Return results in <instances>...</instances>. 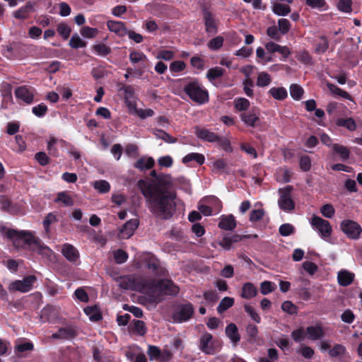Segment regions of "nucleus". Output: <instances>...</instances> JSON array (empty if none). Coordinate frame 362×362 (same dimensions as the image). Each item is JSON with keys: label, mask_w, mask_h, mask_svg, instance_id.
Listing matches in <instances>:
<instances>
[{"label": "nucleus", "mask_w": 362, "mask_h": 362, "mask_svg": "<svg viewBox=\"0 0 362 362\" xmlns=\"http://www.w3.org/2000/svg\"><path fill=\"white\" fill-rule=\"evenodd\" d=\"M138 187L146 199L148 208L156 216L168 219L175 209V194L169 191L171 177L161 175L156 180L138 182Z\"/></svg>", "instance_id": "obj_1"}, {"label": "nucleus", "mask_w": 362, "mask_h": 362, "mask_svg": "<svg viewBox=\"0 0 362 362\" xmlns=\"http://www.w3.org/2000/svg\"><path fill=\"white\" fill-rule=\"evenodd\" d=\"M8 235L13 239V244L16 247H18L21 242L23 241L28 245L30 250L42 257L50 259L53 254L47 246L42 243L30 232L11 230L8 232Z\"/></svg>", "instance_id": "obj_2"}, {"label": "nucleus", "mask_w": 362, "mask_h": 362, "mask_svg": "<svg viewBox=\"0 0 362 362\" xmlns=\"http://www.w3.org/2000/svg\"><path fill=\"white\" fill-rule=\"evenodd\" d=\"M148 290L146 293L153 298L160 294L175 296L179 293V288L172 281L168 279L160 280L156 283L154 280L148 279Z\"/></svg>", "instance_id": "obj_3"}, {"label": "nucleus", "mask_w": 362, "mask_h": 362, "mask_svg": "<svg viewBox=\"0 0 362 362\" xmlns=\"http://www.w3.org/2000/svg\"><path fill=\"white\" fill-rule=\"evenodd\" d=\"M118 285L123 289H129L132 291L147 292L148 279L138 275H129L120 276L117 279Z\"/></svg>", "instance_id": "obj_4"}, {"label": "nucleus", "mask_w": 362, "mask_h": 362, "mask_svg": "<svg viewBox=\"0 0 362 362\" xmlns=\"http://www.w3.org/2000/svg\"><path fill=\"white\" fill-rule=\"evenodd\" d=\"M184 91L196 103L202 105L209 101L208 91L197 80L185 85Z\"/></svg>", "instance_id": "obj_5"}, {"label": "nucleus", "mask_w": 362, "mask_h": 362, "mask_svg": "<svg viewBox=\"0 0 362 362\" xmlns=\"http://www.w3.org/2000/svg\"><path fill=\"white\" fill-rule=\"evenodd\" d=\"M194 313V308L191 303L178 304L175 306L172 318L174 322H186Z\"/></svg>", "instance_id": "obj_6"}, {"label": "nucleus", "mask_w": 362, "mask_h": 362, "mask_svg": "<svg viewBox=\"0 0 362 362\" xmlns=\"http://www.w3.org/2000/svg\"><path fill=\"white\" fill-rule=\"evenodd\" d=\"M292 190L293 187L290 185L279 189L278 205L283 211H291L295 208V203L291 197Z\"/></svg>", "instance_id": "obj_7"}, {"label": "nucleus", "mask_w": 362, "mask_h": 362, "mask_svg": "<svg viewBox=\"0 0 362 362\" xmlns=\"http://www.w3.org/2000/svg\"><path fill=\"white\" fill-rule=\"evenodd\" d=\"M341 229L349 238L357 240L362 233V228L354 221L346 219L341 223Z\"/></svg>", "instance_id": "obj_8"}, {"label": "nucleus", "mask_w": 362, "mask_h": 362, "mask_svg": "<svg viewBox=\"0 0 362 362\" xmlns=\"http://www.w3.org/2000/svg\"><path fill=\"white\" fill-rule=\"evenodd\" d=\"M310 223L322 238H327L331 235L332 227L327 221L319 216H313Z\"/></svg>", "instance_id": "obj_9"}, {"label": "nucleus", "mask_w": 362, "mask_h": 362, "mask_svg": "<svg viewBox=\"0 0 362 362\" xmlns=\"http://www.w3.org/2000/svg\"><path fill=\"white\" fill-rule=\"evenodd\" d=\"M199 348L206 354L214 355L220 349V346L212 341L211 334L205 333L201 337Z\"/></svg>", "instance_id": "obj_10"}, {"label": "nucleus", "mask_w": 362, "mask_h": 362, "mask_svg": "<svg viewBox=\"0 0 362 362\" xmlns=\"http://www.w3.org/2000/svg\"><path fill=\"white\" fill-rule=\"evenodd\" d=\"M35 279L34 276H29L23 280L15 281L9 285L8 289L10 291L28 292L32 288Z\"/></svg>", "instance_id": "obj_11"}, {"label": "nucleus", "mask_w": 362, "mask_h": 362, "mask_svg": "<svg viewBox=\"0 0 362 362\" xmlns=\"http://www.w3.org/2000/svg\"><path fill=\"white\" fill-rule=\"evenodd\" d=\"M259 115V111L257 108H252L248 112L241 114L240 119L247 126L256 127L260 122Z\"/></svg>", "instance_id": "obj_12"}, {"label": "nucleus", "mask_w": 362, "mask_h": 362, "mask_svg": "<svg viewBox=\"0 0 362 362\" xmlns=\"http://www.w3.org/2000/svg\"><path fill=\"white\" fill-rule=\"evenodd\" d=\"M15 95L25 103L30 104L34 99L35 89L32 87L22 86L16 89Z\"/></svg>", "instance_id": "obj_13"}, {"label": "nucleus", "mask_w": 362, "mask_h": 362, "mask_svg": "<svg viewBox=\"0 0 362 362\" xmlns=\"http://www.w3.org/2000/svg\"><path fill=\"white\" fill-rule=\"evenodd\" d=\"M107 26L110 32L115 33L120 37H124L128 33V29L124 23L121 21H108Z\"/></svg>", "instance_id": "obj_14"}, {"label": "nucleus", "mask_w": 362, "mask_h": 362, "mask_svg": "<svg viewBox=\"0 0 362 362\" xmlns=\"http://www.w3.org/2000/svg\"><path fill=\"white\" fill-rule=\"evenodd\" d=\"M139 220L133 218L127 221L120 230V238L123 239L129 238L139 226Z\"/></svg>", "instance_id": "obj_15"}, {"label": "nucleus", "mask_w": 362, "mask_h": 362, "mask_svg": "<svg viewBox=\"0 0 362 362\" xmlns=\"http://www.w3.org/2000/svg\"><path fill=\"white\" fill-rule=\"evenodd\" d=\"M194 134L200 139L208 142H215L219 140V136L217 134L205 128L195 127Z\"/></svg>", "instance_id": "obj_16"}, {"label": "nucleus", "mask_w": 362, "mask_h": 362, "mask_svg": "<svg viewBox=\"0 0 362 362\" xmlns=\"http://www.w3.org/2000/svg\"><path fill=\"white\" fill-rule=\"evenodd\" d=\"M204 21L206 33L212 35L216 34L218 31L217 21L214 15L208 11H204Z\"/></svg>", "instance_id": "obj_17"}, {"label": "nucleus", "mask_w": 362, "mask_h": 362, "mask_svg": "<svg viewBox=\"0 0 362 362\" xmlns=\"http://www.w3.org/2000/svg\"><path fill=\"white\" fill-rule=\"evenodd\" d=\"M62 252L64 257L71 262H76L79 258V253L76 248L68 243L63 245Z\"/></svg>", "instance_id": "obj_18"}, {"label": "nucleus", "mask_w": 362, "mask_h": 362, "mask_svg": "<svg viewBox=\"0 0 362 362\" xmlns=\"http://www.w3.org/2000/svg\"><path fill=\"white\" fill-rule=\"evenodd\" d=\"M355 274L348 270L342 269L337 274L338 284L341 286H349L354 280Z\"/></svg>", "instance_id": "obj_19"}, {"label": "nucleus", "mask_w": 362, "mask_h": 362, "mask_svg": "<svg viewBox=\"0 0 362 362\" xmlns=\"http://www.w3.org/2000/svg\"><path fill=\"white\" fill-rule=\"evenodd\" d=\"M236 226L235 217L232 214L223 215L220 217L218 227L225 230H232Z\"/></svg>", "instance_id": "obj_20"}, {"label": "nucleus", "mask_w": 362, "mask_h": 362, "mask_svg": "<svg viewBox=\"0 0 362 362\" xmlns=\"http://www.w3.org/2000/svg\"><path fill=\"white\" fill-rule=\"evenodd\" d=\"M34 11V4L28 2L24 6H22L18 10L13 13L14 18L17 19H25L28 17V14Z\"/></svg>", "instance_id": "obj_21"}, {"label": "nucleus", "mask_w": 362, "mask_h": 362, "mask_svg": "<svg viewBox=\"0 0 362 362\" xmlns=\"http://www.w3.org/2000/svg\"><path fill=\"white\" fill-rule=\"evenodd\" d=\"M76 330L72 327L60 328L52 335V339H69L76 335Z\"/></svg>", "instance_id": "obj_22"}, {"label": "nucleus", "mask_w": 362, "mask_h": 362, "mask_svg": "<svg viewBox=\"0 0 362 362\" xmlns=\"http://www.w3.org/2000/svg\"><path fill=\"white\" fill-rule=\"evenodd\" d=\"M306 334L308 338L315 341L322 338L325 336L322 328L320 326H310L306 329Z\"/></svg>", "instance_id": "obj_23"}, {"label": "nucleus", "mask_w": 362, "mask_h": 362, "mask_svg": "<svg viewBox=\"0 0 362 362\" xmlns=\"http://www.w3.org/2000/svg\"><path fill=\"white\" fill-rule=\"evenodd\" d=\"M257 294V290L252 283L247 282L243 285L240 294L242 298L250 299L256 296Z\"/></svg>", "instance_id": "obj_24"}, {"label": "nucleus", "mask_w": 362, "mask_h": 362, "mask_svg": "<svg viewBox=\"0 0 362 362\" xmlns=\"http://www.w3.org/2000/svg\"><path fill=\"white\" fill-rule=\"evenodd\" d=\"M335 123L337 127H344L350 132H354L357 128L356 123L352 117L339 118Z\"/></svg>", "instance_id": "obj_25"}, {"label": "nucleus", "mask_w": 362, "mask_h": 362, "mask_svg": "<svg viewBox=\"0 0 362 362\" xmlns=\"http://www.w3.org/2000/svg\"><path fill=\"white\" fill-rule=\"evenodd\" d=\"M241 240V237L238 235L224 237L218 242V245L226 250L231 248L233 243H238Z\"/></svg>", "instance_id": "obj_26"}, {"label": "nucleus", "mask_w": 362, "mask_h": 362, "mask_svg": "<svg viewBox=\"0 0 362 362\" xmlns=\"http://www.w3.org/2000/svg\"><path fill=\"white\" fill-rule=\"evenodd\" d=\"M226 334L230 340L236 344L240 339L238 332V327L234 323H230L226 328Z\"/></svg>", "instance_id": "obj_27"}, {"label": "nucleus", "mask_w": 362, "mask_h": 362, "mask_svg": "<svg viewBox=\"0 0 362 362\" xmlns=\"http://www.w3.org/2000/svg\"><path fill=\"white\" fill-rule=\"evenodd\" d=\"M332 150L334 153L339 156L341 160L344 161L349 158L351 152L347 147L339 144H334L332 145Z\"/></svg>", "instance_id": "obj_28"}, {"label": "nucleus", "mask_w": 362, "mask_h": 362, "mask_svg": "<svg viewBox=\"0 0 362 362\" xmlns=\"http://www.w3.org/2000/svg\"><path fill=\"white\" fill-rule=\"evenodd\" d=\"M269 94L278 100H283L288 96L287 90L284 87H273L269 89Z\"/></svg>", "instance_id": "obj_29"}, {"label": "nucleus", "mask_w": 362, "mask_h": 362, "mask_svg": "<svg viewBox=\"0 0 362 362\" xmlns=\"http://www.w3.org/2000/svg\"><path fill=\"white\" fill-rule=\"evenodd\" d=\"M291 173L286 168H279L276 170V179L282 183L288 182L291 180Z\"/></svg>", "instance_id": "obj_30"}, {"label": "nucleus", "mask_w": 362, "mask_h": 362, "mask_svg": "<svg viewBox=\"0 0 362 362\" xmlns=\"http://www.w3.org/2000/svg\"><path fill=\"white\" fill-rule=\"evenodd\" d=\"M272 11L277 16H284L291 12V8L288 5L275 2L272 5Z\"/></svg>", "instance_id": "obj_31"}, {"label": "nucleus", "mask_w": 362, "mask_h": 362, "mask_svg": "<svg viewBox=\"0 0 362 362\" xmlns=\"http://www.w3.org/2000/svg\"><path fill=\"white\" fill-rule=\"evenodd\" d=\"M192 160L196 161L199 165H202L205 161V157L203 154L199 153H191L183 157L182 161L183 163L187 164Z\"/></svg>", "instance_id": "obj_32"}, {"label": "nucleus", "mask_w": 362, "mask_h": 362, "mask_svg": "<svg viewBox=\"0 0 362 362\" xmlns=\"http://www.w3.org/2000/svg\"><path fill=\"white\" fill-rule=\"evenodd\" d=\"M154 165V160L152 158H141L134 164L136 168L141 170L151 168Z\"/></svg>", "instance_id": "obj_33"}, {"label": "nucleus", "mask_w": 362, "mask_h": 362, "mask_svg": "<svg viewBox=\"0 0 362 362\" xmlns=\"http://www.w3.org/2000/svg\"><path fill=\"white\" fill-rule=\"evenodd\" d=\"M272 83V76L265 71H261L258 74L257 78V86L259 87L268 86Z\"/></svg>", "instance_id": "obj_34"}, {"label": "nucleus", "mask_w": 362, "mask_h": 362, "mask_svg": "<svg viewBox=\"0 0 362 362\" xmlns=\"http://www.w3.org/2000/svg\"><path fill=\"white\" fill-rule=\"evenodd\" d=\"M225 70L219 66H216L209 69L206 73V77L210 81L221 77L224 74Z\"/></svg>", "instance_id": "obj_35"}, {"label": "nucleus", "mask_w": 362, "mask_h": 362, "mask_svg": "<svg viewBox=\"0 0 362 362\" xmlns=\"http://www.w3.org/2000/svg\"><path fill=\"white\" fill-rule=\"evenodd\" d=\"M234 304V298L231 297H224L220 302L217 307V311L218 313H222Z\"/></svg>", "instance_id": "obj_36"}, {"label": "nucleus", "mask_w": 362, "mask_h": 362, "mask_svg": "<svg viewBox=\"0 0 362 362\" xmlns=\"http://www.w3.org/2000/svg\"><path fill=\"white\" fill-rule=\"evenodd\" d=\"M305 4L311 8L326 11L327 5L325 0H305Z\"/></svg>", "instance_id": "obj_37"}, {"label": "nucleus", "mask_w": 362, "mask_h": 362, "mask_svg": "<svg viewBox=\"0 0 362 362\" xmlns=\"http://www.w3.org/2000/svg\"><path fill=\"white\" fill-rule=\"evenodd\" d=\"M346 353V349L342 344H337L329 350L330 357H342Z\"/></svg>", "instance_id": "obj_38"}, {"label": "nucleus", "mask_w": 362, "mask_h": 362, "mask_svg": "<svg viewBox=\"0 0 362 362\" xmlns=\"http://www.w3.org/2000/svg\"><path fill=\"white\" fill-rule=\"evenodd\" d=\"M84 313L91 321H98L101 319V315L96 307L88 306L84 308Z\"/></svg>", "instance_id": "obj_39"}, {"label": "nucleus", "mask_w": 362, "mask_h": 362, "mask_svg": "<svg viewBox=\"0 0 362 362\" xmlns=\"http://www.w3.org/2000/svg\"><path fill=\"white\" fill-rule=\"evenodd\" d=\"M289 90L291 96L296 100H299L304 93L303 88L296 83L291 85Z\"/></svg>", "instance_id": "obj_40"}, {"label": "nucleus", "mask_w": 362, "mask_h": 362, "mask_svg": "<svg viewBox=\"0 0 362 362\" xmlns=\"http://www.w3.org/2000/svg\"><path fill=\"white\" fill-rule=\"evenodd\" d=\"M327 86L330 90V92L334 95H339L344 98L351 100V96L346 91L343 90L342 89L338 88L335 85L332 84L330 83H327Z\"/></svg>", "instance_id": "obj_41"}, {"label": "nucleus", "mask_w": 362, "mask_h": 362, "mask_svg": "<svg viewBox=\"0 0 362 362\" xmlns=\"http://www.w3.org/2000/svg\"><path fill=\"white\" fill-rule=\"evenodd\" d=\"M250 101L244 98H239L234 100V105L237 110L245 111L250 107Z\"/></svg>", "instance_id": "obj_42"}, {"label": "nucleus", "mask_w": 362, "mask_h": 362, "mask_svg": "<svg viewBox=\"0 0 362 362\" xmlns=\"http://www.w3.org/2000/svg\"><path fill=\"white\" fill-rule=\"evenodd\" d=\"M129 59L132 63L136 64L147 61V57L143 52L133 51L129 54Z\"/></svg>", "instance_id": "obj_43"}, {"label": "nucleus", "mask_w": 362, "mask_h": 362, "mask_svg": "<svg viewBox=\"0 0 362 362\" xmlns=\"http://www.w3.org/2000/svg\"><path fill=\"white\" fill-rule=\"evenodd\" d=\"M93 187L100 193H106L108 192L110 189V185L109 182L103 180L95 181L93 184Z\"/></svg>", "instance_id": "obj_44"}, {"label": "nucleus", "mask_w": 362, "mask_h": 362, "mask_svg": "<svg viewBox=\"0 0 362 362\" xmlns=\"http://www.w3.org/2000/svg\"><path fill=\"white\" fill-rule=\"evenodd\" d=\"M223 37L217 36L211 39L207 44L208 47L211 50H217L220 49L223 44Z\"/></svg>", "instance_id": "obj_45"}, {"label": "nucleus", "mask_w": 362, "mask_h": 362, "mask_svg": "<svg viewBox=\"0 0 362 362\" xmlns=\"http://www.w3.org/2000/svg\"><path fill=\"white\" fill-rule=\"evenodd\" d=\"M69 45L72 48L78 49L85 47L86 46V43L83 41L77 34H74L70 39Z\"/></svg>", "instance_id": "obj_46"}, {"label": "nucleus", "mask_w": 362, "mask_h": 362, "mask_svg": "<svg viewBox=\"0 0 362 362\" xmlns=\"http://www.w3.org/2000/svg\"><path fill=\"white\" fill-rule=\"evenodd\" d=\"M98 30L97 28L88 26H85L81 30V35L86 38H93L98 35Z\"/></svg>", "instance_id": "obj_47"}, {"label": "nucleus", "mask_w": 362, "mask_h": 362, "mask_svg": "<svg viewBox=\"0 0 362 362\" xmlns=\"http://www.w3.org/2000/svg\"><path fill=\"white\" fill-rule=\"evenodd\" d=\"M134 332L141 336H144L146 332V327L144 322L141 320H134Z\"/></svg>", "instance_id": "obj_48"}, {"label": "nucleus", "mask_w": 362, "mask_h": 362, "mask_svg": "<svg viewBox=\"0 0 362 362\" xmlns=\"http://www.w3.org/2000/svg\"><path fill=\"white\" fill-rule=\"evenodd\" d=\"M94 51L100 56H106L111 52V48L105 44H97L93 46Z\"/></svg>", "instance_id": "obj_49"}, {"label": "nucleus", "mask_w": 362, "mask_h": 362, "mask_svg": "<svg viewBox=\"0 0 362 362\" xmlns=\"http://www.w3.org/2000/svg\"><path fill=\"white\" fill-rule=\"evenodd\" d=\"M57 30L58 33L64 39H67L70 35L71 28L67 24L64 23H60L57 25Z\"/></svg>", "instance_id": "obj_50"}, {"label": "nucleus", "mask_w": 362, "mask_h": 362, "mask_svg": "<svg viewBox=\"0 0 362 362\" xmlns=\"http://www.w3.org/2000/svg\"><path fill=\"white\" fill-rule=\"evenodd\" d=\"M291 28V23L288 19L280 18L278 21V29L282 34H286Z\"/></svg>", "instance_id": "obj_51"}, {"label": "nucleus", "mask_w": 362, "mask_h": 362, "mask_svg": "<svg viewBox=\"0 0 362 362\" xmlns=\"http://www.w3.org/2000/svg\"><path fill=\"white\" fill-rule=\"evenodd\" d=\"M227 163L224 160L218 159L212 164V170L216 173H221L226 168Z\"/></svg>", "instance_id": "obj_52"}, {"label": "nucleus", "mask_w": 362, "mask_h": 362, "mask_svg": "<svg viewBox=\"0 0 362 362\" xmlns=\"http://www.w3.org/2000/svg\"><path fill=\"white\" fill-rule=\"evenodd\" d=\"M57 202H62L66 206H70L74 204L72 198L64 192L58 194Z\"/></svg>", "instance_id": "obj_53"}, {"label": "nucleus", "mask_w": 362, "mask_h": 362, "mask_svg": "<svg viewBox=\"0 0 362 362\" xmlns=\"http://www.w3.org/2000/svg\"><path fill=\"white\" fill-rule=\"evenodd\" d=\"M185 68V63L180 60L174 61L170 65V71L174 73L182 71Z\"/></svg>", "instance_id": "obj_54"}, {"label": "nucleus", "mask_w": 362, "mask_h": 362, "mask_svg": "<svg viewBox=\"0 0 362 362\" xmlns=\"http://www.w3.org/2000/svg\"><path fill=\"white\" fill-rule=\"evenodd\" d=\"M321 42L316 45L315 52L320 54L325 52L329 47V42L325 36L320 37Z\"/></svg>", "instance_id": "obj_55"}, {"label": "nucleus", "mask_w": 362, "mask_h": 362, "mask_svg": "<svg viewBox=\"0 0 362 362\" xmlns=\"http://www.w3.org/2000/svg\"><path fill=\"white\" fill-rule=\"evenodd\" d=\"M294 227L290 223L282 224L279 229L282 236H288L294 233Z\"/></svg>", "instance_id": "obj_56"}, {"label": "nucleus", "mask_w": 362, "mask_h": 362, "mask_svg": "<svg viewBox=\"0 0 362 362\" xmlns=\"http://www.w3.org/2000/svg\"><path fill=\"white\" fill-rule=\"evenodd\" d=\"M33 113L37 117H43L47 112V107L44 103L35 106L32 109Z\"/></svg>", "instance_id": "obj_57"}, {"label": "nucleus", "mask_w": 362, "mask_h": 362, "mask_svg": "<svg viewBox=\"0 0 362 362\" xmlns=\"http://www.w3.org/2000/svg\"><path fill=\"white\" fill-rule=\"evenodd\" d=\"M339 10L343 12L349 13L351 11V0H339L337 4Z\"/></svg>", "instance_id": "obj_58"}, {"label": "nucleus", "mask_w": 362, "mask_h": 362, "mask_svg": "<svg viewBox=\"0 0 362 362\" xmlns=\"http://www.w3.org/2000/svg\"><path fill=\"white\" fill-rule=\"evenodd\" d=\"M320 211L322 214L326 218H332L335 213V210L332 205L331 204H325L321 207Z\"/></svg>", "instance_id": "obj_59"}, {"label": "nucleus", "mask_w": 362, "mask_h": 362, "mask_svg": "<svg viewBox=\"0 0 362 362\" xmlns=\"http://www.w3.org/2000/svg\"><path fill=\"white\" fill-rule=\"evenodd\" d=\"M128 255L126 252L122 250H117L114 254L115 261L117 264H122L127 259Z\"/></svg>", "instance_id": "obj_60"}, {"label": "nucleus", "mask_w": 362, "mask_h": 362, "mask_svg": "<svg viewBox=\"0 0 362 362\" xmlns=\"http://www.w3.org/2000/svg\"><path fill=\"white\" fill-rule=\"evenodd\" d=\"M174 55L175 54L173 51L163 49L158 52L156 59L168 61L172 59L174 57Z\"/></svg>", "instance_id": "obj_61"}, {"label": "nucleus", "mask_w": 362, "mask_h": 362, "mask_svg": "<svg viewBox=\"0 0 362 362\" xmlns=\"http://www.w3.org/2000/svg\"><path fill=\"white\" fill-rule=\"evenodd\" d=\"M281 308L284 312H286L291 315L295 314L297 312L296 306L291 301H284L281 305Z\"/></svg>", "instance_id": "obj_62"}, {"label": "nucleus", "mask_w": 362, "mask_h": 362, "mask_svg": "<svg viewBox=\"0 0 362 362\" xmlns=\"http://www.w3.org/2000/svg\"><path fill=\"white\" fill-rule=\"evenodd\" d=\"M299 164L300 168L303 171H308L311 167V162L310 158L307 156H301Z\"/></svg>", "instance_id": "obj_63"}, {"label": "nucleus", "mask_w": 362, "mask_h": 362, "mask_svg": "<svg viewBox=\"0 0 362 362\" xmlns=\"http://www.w3.org/2000/svg\"><path fill=\"white\" fill-rule=\"evenodd\" d=\"M74 294L76 298L83 303H87L89 300L86 291L82 288L76 289L74 292Z\"/></svg>", "instance_id": "obj_64"}]
</instances>
